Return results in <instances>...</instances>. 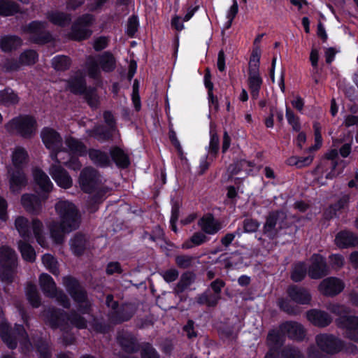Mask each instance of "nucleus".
Returning a JSON list of instances; mask_svg holds the SVG:
<instances>
[{
    "instance_id": "f257e3e1",
    "label": "nucleus",
    "mask_w": 358,
    "mask_h": 358,
    "mask_svg": "<svg viewBox=\"0 0 358 358\" xmlns=\"http://www.w3.org/2000/svg\"><path fill=\"white\" fill-rule=\"evenodd\" d=\"M43 317L45 323L53 330L60 329L64 331L68 322L78 329H85L87 327V320L74 310L67 313L61 308L50 307L44 311Z\"/></svg>"
},
{
    "instance_id": "f03ea898",
    "label": "nucleus",
    "mask_w": 358,
    "mask_h": 358,
    "mask_svg": "<svg viewBox=\"0 0 358 358\" xmlns=\"http://www.w3.org/2000/svg\"><path fill=\"white\" fill-rule=\"evenodd\" d=\"M286 336L292 341H303L306 336V330L303 325L296 321H285L279 324L278 329H271L266 337V342L283 345Z\"/></svg>"
},
{
    "instance_id": "7ed1b4c3",
    "label": "nucleus",
    "mask_w": 358,
    "mask_h": 358,
    "mask_svg": "<svg viewBox=\"0 0 358 358\" xmlns=\"http://www.w3.org/2000/svg\"><path fill=\"white\" fill-rule=\"evenodd\" d=\"M5 129L24 139H31L37 132L38 123L34 116L22 114L10 120L5 124Z\"/></svg>"
},
{
    "instance_id": "20e7f679",
    "label": "nucleus",
    "mask_w": 358,
    "mask_h": 358,
    "mask_svg": "<svg viewBox=\"0 0 358 358\" xmlns=\"http://www.w3.org/2000/svg\"><path fill=\"white\" fill-rule=\"evenodd\" d=\"M63 283L67 292L78 304V310L82 314H89L92 310V304L88 299L86 289L81 285L78 279L71 275L64 277Z\"/></svg>"
},
{
    "instance_id": "39448f33",
    "label": "nucleus",
    "mask_w": 358,
    "mask_h": 358,
    "mask_svg": "<svg viewBox=\"0 0 358 358\" xmlns=\"http://www.w3.org/2000/svg\"><path fill=\"white\" fill-rule=\"evenodd\" d=\"M17 267V257L13 249L8 246L0 247V280L7 285L14 281Z\"/></svg>"
},
{
    "instance_id": "423d86ee",
    "label": "nucleus",
    "mask_w": 358,
    "mask_h": 358,
    "mask_svg": "<svg viewBox=\"0 0 358 358\" xmlns=\"http://www.w3.org/2000/svg\"><path fill=\"white\" fill-rule=\"evenodd\" d=\"M86 66L89 77L96 80L101 76L100 69L105 73L113 72L116 68V59L111 52L105 51L98 55L97 60L90 56Z\"/></svg>"
},
{
    "instance_id": "0eeeda50",
    "label": "nucleus",
    "mask_w": 358,
    "mask_h": 358,
    "mask_svg": "<svg viewBox=\"0 0 358 358\" xmlns=\"http://www.w3.org/2000/svg\"><path fill=\"white\" fill-rule=\"evenodd\" d=\"M55 210L59 222L69 230L78 229L80 224V215L76 206L67 200L59 201L55 204Z\"/></svg>"
},
{
    "instance_id": "6e6552de",
    "label": "nucleus",
    "mask_w": 358,
    "mask_h": 358,
    "mask_svg": "<svg viewBox=\"0 0 358 358\" xmlns=\"http://www.w3.org/2000/svg\"><path fill=\"white\" fill-rule=\"evenodd\" d=\"M96 21L94 15L90 13H85L78 16L71 24L69 37L74 41H83L89 39L93 31L91 27Z\"/></svg>"
},
{
    "instance_id": "1a4fd4ad",
    "label": "nucleus",
    "mask_w": 358,
    "mask_h": 358,
    "mask_svg": "<svg viewBox=\"0 0 358 358\" xmlns=\"http://www.w3.org/2000/svg\"><path fill=\"white\" fill-rule=\"evenodd\" d=\"M286 219L287 215L283 210L270 211L263 225V235L271 241L278 238L282 234L281 231L285 227Z\"/></svg>"
},
{
    "instance_id": "9d476101",
    "label": "nucleus",
    "mask_w": 358,
    "mask_h": 358,
    "mask_svg": "<svg viewBox=\"0 0 358 358\" xmlns=\"http://www.w3.org/2000/svg\"><path fill=\"white\" fill-rule=\"evenodd\" d=\"M46 28V22L33 20L23 27V31L30 35L29 39L33 43L43 45L53 41L52 35Z\"/></svg>"
},
{
    "instance_id": "9b49d317",
    "label": "nucleus",
    "mask_w": 358,
    "mask_h": 358,
    "mask_svg": "<svg viewBox=\"0 0 358 358\" xmlns=\"http://www.w3.org/2000/svg\"><path fill=\"white\" fill-rule=\"evenodd\" d=\"M315 341L318 348L329 355H336L343 351L345 341L329 334H320L316 336Z\"/></svg>"
},
{
    "instance_id": "f8f14e48",
    "label": "nucleus",
    "mask_w": 358,
    "mask_h": 358,
    "mask_svg": "<svg viewBox=\"0 0 358 358\" xmlns=\"http://www.w3.org/2000/svg\"><path fill=\"white\" fill-rule=\"evenodd\" d=\"M308 276L313 280H319L330 274V268L326 257L319 253H313L310 257Z\"/></svg>"
},
{
    "instance_id": "ddd939ff",
    "label": "nucleus",
    "mask_w": 358,
    "mask_h": 358,
    "mask_svg": "<svg viewBox=\"0 0 358 358\" xmlns=\"http://www.w3.org/2000/svg\"><path fill=\"white\" fill-rule=\"evenodd\" d=\"M268 350L264 358H304L300 349L293 345H278L267 343Z\"/></svg>"
},
{
    "instance_id": "4468645a",
    "label": "nucleus",
    "mask_w": 358,
    "mask_h": 358,
    "mask_svg": "<svg viewBox=\"0 0 358 358\" xmlns=\"http://www.w3.org/2000/svg\"><path fill=\"white\" fill-rule=\"evenodd\" d=\"M78 182L81 189L85 193L91 194L99 186V173L92 167H85L80 171Z\"/></svg>"
},
{
    "instance_id": "2eb2a0df",
    "label": "nucleus",
    "mask_w": 358,
    "mask_h": 358,
    "mask_svg": "<svg viewBox=\"0 0 358 358\" xmlns=\"http://www.w3.org/2000/svg\"><path fill=\"white\" fill-rule=\"evenodd\" d=\"M335 322L338 328L345 329L349 340L358 343V316L342 315L336 318Z\"/></svg>"
},
{
    "instance_id": "dca6fc26",
    "label": "nucleus",
    "mask_w": 358,
    "mask_h": 358,
    "mask_svg": "<svg viewBox=\"0 0 358 358\" xmlns=\"http://www.w3.org/2000/svg\"><path fill=\"white\" fill-rule=\"evenodd\" d=\"M9 188L12 193H20L28 184L25 169L7 168Z\"/></svg>"
},
{
    "instance_id": "f3484780",
    "label": "nucleus",
    "mask_w": 358,
    "mask_h": 358,
    "mask_svg": "<svg viewBox=\"0 0 358 358\" xmlns=\"http://www.w3.org/2000/svg\"><path fill=\"white\" fill-rule=\"evenodd\" d=\"M345 288L344 282L337 277L324 278L319 285L318 290L324 296L334 297L341 293Z\"/></svg>"
},
{
    "instance_id": "a211bd4d",
    "label": "nucleus",
    "mask_w": 358,
    "mask_h": 358,
    "mask_svg": "<svg viewBox=\"0 0 358 358\" xmlns=\"http://www.w3.org/2000/svg\"><path fill=\"white\" fill-rule=\"evenodd\" d=\"M0 338L10 350L17 347V338L12 332V327L5 317L3 308L0 306Z\"/></svg>"
},
{
    "instance_id": "6ab92c4d",
    "label": "nucleus",
    "mask_w": 358,
    "mask_h": 358,
    "mask_svg": "<svg viewBox=\"0 0 358 358\" xmlns=\"http://www.w3.org/2000/svg\"><path fill=\"white\" fill-rule=\"evenodd\" d=\"M34 180L42 199L46 201L49 197V194L52 192L53 184L48 176L41 169H36L33 172Z\"/></svg>"
},
{
    "instance_id": "aec40b11",
    "label": "nucleus",
    "mask_w": 358,
    "mask_h": 358,
    "mask_svg": "<svg viewBox=\"0 0 358 358\" xmlns=\"http://www.w3.org/2000/svg\"><path fill=\"white\" fill-rule=\"evenodd\" d=\"M134 314L135 310L133 306L129 303H123L121 305L119 304L117 309L111 310L108 317L112 324L117 325L129 321Z\"/></svg>"
},
{
    "instance_id": "412c9836",
    "label": "nucleus",
    "mask_w": 358,
    "mask_h": 358,
    "mask_svg": "<svg viewBox=\"0 0 358 358\" xmlns=\"http://www.w3.org/2000/svg\"><path fill=\"white\" fill-rule=\"evenodd\" d=\"M286 293L290 301L299 305H309L312 301V295L304 287L297 285H289Z\"/></svg>"
},
{
    "instance_id": "4be33fe9",
    "label": "nucleus",
    "mask_w": 358,
    "mask_h": 358,
    "mask_svg": "<svg viewBox=\"0 0 358 358\" xmlns=\"http://www.w3.org/2000/svg\"><path fill=\"white\" fill-rule=\"evenodd\" d=\"M117 343L122 350L128 354H134L139 351L141 343L137 338L129 331L119 332L117 335Z\"/></svg>"
},
{
    "instance_id": "5701e85b",
    "label": "nucleus",
    "mask_w": 358,
    "mask_h": 358,
    "mask_svg": "<svg viewBox=\"0 0 358 358\" xmlns=\"http://www.w3.org/2000/svg\"><path fill=\"white\" fill-rule=\"evenodd\" d=\"M41 138L45 148L48 150H57L63 146L61 134L53 128L48 127L43 128L41 132Z\"/></svg>"
},
{
    "instance_id": "b1692460",
    "label": "nucleus",
    "mask_w": 358,
    "mask_h": 358,
    "mask_svg": "<svg viewBox=\"0 0 358 358\" xmlns=\"http://www.w3.org/2000/svg\"><path fill=\"white\" fill-rule=\"evenodd\" d=\"M334 243L340 249L355 248L358 245V236L349 230H341L336 234Z\"/></svg>"
},
{
    "instance_id": "393cba45",
    "label": "nucleus",
    "mask_w": 358,
    "mask_h": 358,
    "mask_svg": "<svg viewBox=\"0 0 358 358\" xmlns=\"http://www.w3.org/2000/svg\"><path fill=\"white\" fill-rule=\"evenodd\" d=\"M198 224L202 231L208 235H215L222 228L221 222L215 219L212 213H208L201 217Z\"/></svg>"
},
{
    "instance_id": "a878e982",
    "label": "nucleus",
    "mask_w": 358,
    "mask_h": 358,
    "mask_svg": "<svg viewBox=\"0 0 358 358\" xmlns=\"http://www.w3.org/2000/svg\"><path fill=\"white\" fill-rule=\"evenodd\" d=\"M50 174L56 184L64 189H69L72 186L73 181L69 173L61 166L52 165Z\"/></svg>"
},
{
    "instance_id": "bb28decb",
    "label": "nucleus",
    "mask_w": 358,
    "mask_h": 358,
    "mask_svg": "<svg viewBox=\"0 0 358 358\" xmlns=\"http://www.w3.org/2000/svg\"><path fill=\"white\" fill-rule=\"evenodd\" d=\"M43 201L40 194H24L21 197L22 206L28 213L34 215L38 214L41 210Z\"/></svg>"
},
{
    "instance_id": "cd10ccee",
    "label": "nucleus",
    "mask_w": 358,
    "mask_h": 358,
    "mask_svg": "<svg viewBox=\"0 0 358 358\" xmlns=\"http://www.w3.org/2000/svg\"><path fill=\"white\" fill-rule=\"evenodd\" d=\"M306 317L314 326L318 327H326L332 322V318L328 313L317 309L307 311Z\"/></svg>"
},
{
    "instance_id": "c85d7f7f",
    "label": "nucleus",
    "mask_w": 358,
    "mask_h": 358,
    "mask_svg": "<svg viewBox=\"0 0 358 358\" xmlns=\"http://www.w3.org/2000/svg\"><path fill=\"white\" fill-rule=\"evenodd\" d=\"M29 162L27 150L22 147L17 146L11 155V166L9 168L25 169Z\"/></svg>"
},
{
    "instance_id": "c756f323",
    "label": "nucleus",
    "mask_w": 358,
    "mask_h": 358,
    "mask_svg": "<svg viewBox=\"0 0 358 358\" xmlns=\"http://www.w3.org/2000/svg\"><path fill=\"white\" fill-rule=\"evenodd\" d=\"M110 157L116 166L119 169H127L131 164L129 154L117 145L110 148Z\"/></svg>"
},
{
    "instance_id": "7c9ffc66",
    "label": "nucleus",
    "mask_w": 358,
    "mask_h": 358,
    "mask_svg": "<svg viewBox=\"0 0 358 358\" xmlns=\"http://www.w3.org/2000/svg\"><path fill=\"white\" fill-rule=\"evenodd\" d=\"M110 188L108 187H97L96 190L91 193L87 200V207L90 212H95L99 208V205L101 204L107 196Z\"/></svg>"
},
{
    "instance_id": "2f4dec72",
    "label": "nucleus",
    "mask_w": 358,
    "mask_h": 358,
    "mask_svg": "<svg viewBox=\"0 0 358 358\" xmlns=\"http://www.w3.org/2000/svg\"><path fill=\"white\" fill-rule=\"evenodd\" d=\"M87 243L86 236L77 232L70 240V247L73 254L76 257H81L87 248Z\"/></svg>"
},
{
    "instance_id": "473e14b6",
    "label": "nucleus",
    "mask_w": 358,
    "mask_h": 358,
    "mask_svg": "<svg viewBox=\"0 0 358 358\" xmlns=\"http://www.w3.org/2000/svg\"><path fill=\"white\" fill-rule=\"evenodd\" d=\"M308 268L304 261H298L292 265L290 279L295 283L301 282L308 275Z\"/></svg>"
},
{
    "instance_id": "72a5a7b5",
    "label": "nucleus",
    "mask_w": 358,
    "mask_h": 358,
    "mask_svg": "<svg viewBox=\"0 0 358 358\" xmlns=\"http://www.w3.org/2000/svg\"><path fill=\"white\" fill-rule=\"evenodd\" d=\"M22 45V38L16 35H4L0 38V48L3 52H10Z\"/></svg>"
},
{
    "instance_id": "f704fd0d",
    "label": "nucleus",
    "mask_w": 358,
    "mask_h": 358,
    "mask_svg": "<svg viewBox=\"0 0 358 358\" xmlns=\"http://www.w3.org/2000/svg\"><path fill=\"white\" fill-rule=\"evenodd\" d=\"M47 20L52 24L64 27L71 22V15L59 10H50L46 13Z\"/></svg>"
},
{
    "instance_id": "c9c22d12",
    "label": "nucleus",
    "mask_w": 358,
    "mask_h": 358,
    "mask_svg": "<svg viewBox=\"0 0 358 358\" xmlns=\"http://www.w3.org/2000/svg\"><path fill=\"white\" fill-rule=\"evenodd\" d=\"M254 165L255 164L252 162L246 159H240L231 164L227 171L230 176H236L244 172L245 176H247L252 171Z\"/></svg>"
},
{
    "instance_id": "e433bc0d",
    "label": "nucleus",
    "mask_w": 358,
    "mask_h": 358,
    "mask_svg": "<svg viewBox=\"0 0 358 358\" xmlns=\"http://www.w3.org/2000/svg\"><path fill=\"white\" fill-rule=\"evenodd\" d=\"M65 144L69 149L66 155H76L80 157L85 156L87 153L86 145L79 139L69 136L65 140Z\"/></svg>"
},
{
    "instance_id": "4c0bfd02",
    "label": "nucleus",
    "mask_w": 358,
    "mask_h": 358,
    "mask_svg": "<svg viewBox=\"0 0 358 358\" xmlns=\"http://www.w3.org/2000/svg\"><path fill=\"white\" fill-rule=\"evenodd\" d=\"M50 236L53 241L57 244H61L64 241V234H69L72 230L66 228L64 224L60 222H52L49 227Z\"/></svg>"
},
{
    "instance_id": "58836bf2",
    "label": "nucleus",
    "mask_w": 358,
    "mask_h": 358,
    "mask_svg": "<svg viewBox=\"0 0 358 358\" xmlns=\"http://www.w3.org/2000/svg\"><path fill=\"white\" fill-rule=\"evenodd\" d=\"M114 131L103 124H97L89 131V135L99 141L106 142L112 139Z\"/></svg>"
},
{
    "instance_id": "ea45409f",
    "label": "nucleus",
    "mask_w": 358,
    "mask_h": 358,
    "mask_svg": "<svg viewBox=\"0 0 358 358\" xmlns=\"http://www.w3.org/2000/svg\"><path fill=\"white\" fill-rule=\"evenodd\" d=\"M15 227L20 237L24 241L32 239L31 225L29 220L24 216H18L15 220Z\"/></svg>"
},
{
    "instance_id": "a19ab883",
    "label": "nucleus",
    "mask_w": 358,
    "mask_h": 358,
    "mask_svg": "<svg viewBox=\"0 0 358 358\" xmlns=\"http://www.w3.org/2000/svg\"><path fill=\"white\" fill-rule=\"evenodd\" d=\"M39 284L43 294L50 297L57 290L54 279L48 273H43L39 276Z\"/></svg>"
},
{
    "instance_id": "79ce46f5",
    "label": "nucleus",
    "mask_w": 358,
    "mask_h": 358,
    "mask_svg": "<svg viewBox=\"0 0 358 358\" xmlns=\"http://www.w3.org/2000/svg\"><path fill=\"white\" fill-rule=\"evenodd\" d=\"M89 157L94 164L99 167L106 168L111 164L108 155L99 149H90L89 150Z\"/></svg>"
},
{
    "instance_id": "37998d69",
    "label": "nucleus",
    "mask_w": 358,
    "mask_h": 358,
    "mask_svg": "<svg viewBox=\"0 0 358 358\" xmlns=\"http://www.w3.org/2000/svg\"><path fill=\"white\" fill-rule=\"evenodd\" d=\"M67 88L76 95H81L85 92L87 83L83 76H73L66 80Z\"/></svg>"
},
{
    "instance_id": "c03bdc74",
    "label": "nucleus",
    "mask_w": 358,
    "mask_h": 358,
    "mask_svg": "<svg viewBox=\"0 0 358 358\" xmlns=\"http://www.w3.org/2000/svg\"><path fill=\"white\" fill-rule=\"evenodd\" d=\"M25 294L29 304L34 308H38L41 306V298L35 284L29 282L25 288Z\"/></svg>"
},
{
    "instance_id": "a18cd8bd",
    "label": "nucleus",
    "mask_w": 358,
    "mask_h": 358,
    "mask_svg": "<svg viewBox=\"0 0 358 358\" xmlns=\"http://www.w3.org/2000/svg\"><path fill=\"white\" fill-rule=\"evenodd\" d=\"M29 241L20 240L17 243L18 250L24 261L33 263L36 261V255L34 247L29 243Z\"/></svg>"
},
{
    "instance_id": "49530a36",
    "label": "nucleus",
    "mask_w": 358,
    "mask_h": 358,
    "mask_svg": "<svg viewBox=\"0 0 358 358\" xmlns=\"http://www.w3.org/2000/svg\"><path fill=\"white\" fill-rule=\"evenodd\" d=\"M195 280V274L192 271L184 272L180 280L176 284L174 288V293L176 295L182 294L189 286H190Z\"/></svg>"
},
{
    "instance_id": "de8ad7c7",
    "label": "nucleus",
    "mask_w": 358,
    "mask_h": 358,
    "mask_svg": "<svg viewBox=\"0 0 358 358\" xmlns=\"http://www.w3.org/2000/svg\"><path fill=\"white\" fill-rule=\"evenodd\" d=\"M20 98L10 87L0 90V103L4 106H15L18 103Z\"/></svg>"
},
{
    "instance_id": "09e8293b",
    "label": "nucleus",
    "mask_w": 358,
    "mask_h": 358,
    "mask_svg": "<svg viewBox=\"0 0 358 358\" xmlns=\"http://www.w3.org/2000/svg\"><path fill=\"white\" fill-rule=\"evenodd\" d=\"M20 13L19 5L10 0H0V16L9 17Z\"/></svg>"
},
{
    "instance_id": "8fccbe9b",
    "label": "nucleus",
    "mask_w": 358,
    "mask_h": 358,
    "mask_svg": "<svg viewBox=\"0 0 358 358\" xmlns=\"http://www.w3.org/2000/svg\"><path fill=\"white\" fill-rule=\"evenodd\" d=\"M208 238L206 236L203 232L197 231L192 234V236L187 240H186L182 244V249L188 250L191 249L194 246H199L203 243L207 242Z\"/></svg>"
},
{
    "instance_id": "3c124183",
    "label": "nucleus",
    "mask_w": 358,
    "mask_h": 358,
    "mask_svg": "<svg viewBox=\"0 0 358 358\" xmlns=\"http://www.w3.org/2000/svg\"><path fill=\"white\" fill-rule=\"evenodd\" d=\"M275 115L276 116L277 121L280 124L283 123L284 115L282 110L278 109L277 107L272 106L269 108L268 116L265 117L264 120V123L266 128H273Z\"/></svg>"
},
{
    "instance_id": "603ef678",
    "label": "nucleus",
    "mask_w": 358,
    "mask_h": 358,
    "mask_svg": "<svg viewBox=\"0 0 358 358\" xmlns=\"http://www.w3.org/2000/svg\"><path fill=\"white\" fill-rule=\"evenodd\" d=\"M248 82L252 99H257L263 83L262 77L260 75H248Z\"/></svg>"
},
{
    "instance_id": "864d4df0",
    "label": "nucleus",
    "mask_w": 358,
    "mask_h": 358,
    "mask_svg": "<svg viewBox=\"0 0 358 358\" xmlns=\"http://www.w3.org/2000/svg\"><path fill=\"white\" fill-rule=\"evenodd\" d=\"M220 299V297L206 291L196 296V301L200 306L206 305L208 307L214 308L217 305Z\"/></svg>"
},
{
    "instance_id": "5fc2aeb1",
    "label": "nucleus",
    "mask_w": 358,
    "mask_h": 358,
    "mask_svg": "<svg viewBox=\"0 0 358 358\" xmlns=\"http://www.w3.org/2000/svg\"><path fill=\"white\" fill-rule=\"evenodd\" d=\"M261 53L258 48H254L252 51L248 67V75H260L259 74V64H260Z\"/></svg>"
},
{
    "instance_id": "6e6d98bb",
    "label": "nucleus",
    "mask_w": 358,
    "mask_h": 358,
    "mask_svg": "<svg viewBox=\"0 0 358 358\" xmlns=\"http://www.w3.org/2000/svg\"><path fill=\"white\" fill-rule=\"evenodd\" d=\"M141 358H161L159 353L150 342H142L139 348Z\"/></svg>"
},
{
    "instance_id": "4d7b16f0",
    "label": "nucleus",
    "mask_w": 358,
    "mask_h": 358,
    "mask_svg": "<svg viewBox=\"0 0 358 358\" xmlns=\"http://www.w3.org/2000/svg\"><path fill=\"white\" fill-rule=\"evenodd\" d=\"M71 65V60L68 56L57 55L52 60V66L57 71H65Z\"/></svg>"
},
{
    "instance_id": "13d9d810",
    "label": "nucleus",
    "mask_w": 358,
    "mask_h": 358,
    "mask_svg": "<svg viewBox=\"0 0 358 358\" xmlns=\"http://www.w3.org/2000/svg\"><path fill=\"white\" fill-rule=\"evenodd\" d=\"M208 155L211 161L217 158L220 150V138L215 131H210Z\"/></svg>"
},
{
    "instance_id": "bf43d9fd",
    "label": "nucleus",
    "mask_w": 358,
    "mask_h": 358,
    "mask_svg": "<svg viewBox=\"0 0 358 358\" xmlns=\"http://www.w3.org/2000/svg\"><path fill=\"white\" fill-rule=\"evenodd\" d=\"M285 117L287 120V123L291 126L292 131L299 132L301 129L300 117L287 106H286L285 109Z\"/></svg>"
},
{
    "instance_id": "052dcab7",
    "label": "nucleus",
    "mask_w": 358,
    "mask_h": 358,
    "mask_svg": "<svg viewBox=\"0 0 358 358\" xmlns=\"http://www.w3.org/2000/svg\"><path fill=\"white\" fill-rule=\"evenodd\" d=\"M38 59V55L34 50H26L23 51L19 57L21 65L31 66L36 63Z\"/></svg>"
},
{
    "instance_id": "680f3d73",
    "label": "nucleus",
    "mask_w": 358,
    "mask_h": 358,
    "mask_svg": "<svg viewBox=\"0 0 358 358\" xmlns=\"http://www.w3.org/2000/svg\"><path fill=\"white\" fill-rule=\"evenodd\" d=\"M42 262L47 269L53 275H56L59 273L57 266V261L53 255L46 253L42 256Z\"/></svg>"
},
{
    "instance_id": "e2e57ef3",
    "label": "nucleus",
    "mask_w": 358,
    "mask_h": 358,
    "mask_svg": "<svg viewBox=\"0 0 358 358\" xmlns=\"http://www.w3.org/2000/svg\"><path fill=\"white\" fill-rule=\"evenodd\" d=\"M314 129L315 144L309 148L310 152L317 151L322 145V127L319 122H315L313 125Z\"/></svg>"
},
{
    "instance_id": "0e129e2a",
    "label": "nucleus",
    "mask_w": 358,
    "mask_h": 358,
    "mask_svg": "<svg viewBox=\"0 0 358 358\" xmlns=\"http://www.w3.org/2000/svg\"><path fill=\"white\" fill-rule=\"evenodd\" d=\"M139 27L138 17L136 15L130 16L127 21L126 34L129 38H134Z\"/></svg>"
},
{
    "instance_id": "69168bd1",
    "label": "nucleus",
    "mask_w": 358,
    "mask_h": 358,
    "mask_svg": "<svg viewBox=\"0 0 358 358\" xmlns=\"http://www.w3.org/2000/svg\"><path fill=\"white\" fill-rule=\"evenodd\" d=\"M31 229L36 241L38 244L42 245L44 241L43 235V224L42 222L38 218L33 219L31 222Z\"/></svg>"
},
{
    "instance_id": "338daca9",
    "label": "nucleus",
    "mask_w": 358,
    "mask_h": 358,
    "mask_svg": "<svg viewBox=\"0 0 358 358\" xmlns=\"http://www.w3.org/2000/svg\"><path fill=\"white\" fill-rule=\"evenodd\" d=\"M38 358H52V352L46 341L40 340L36 344Z\"/></svg>"
},
{
    "instance_id": "774afa93",
    "label": "nucleus",
    "mask_w": 358,
    "mask_h": 358,
    "mask_svg": "<svg viewBox=\"0 0 358 358\" xmlns=\"http://www.w3.org/2000/svg\"><path fill=\"white\" fill-rule=\"evenodd\" d=\"M290 299L280 298L278 300V306L280 310L288 315H296L298 313L296 308L291 304Z\"/></svg>"
}]
</instances>
